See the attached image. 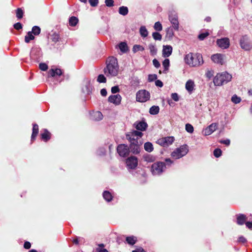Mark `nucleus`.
<instances>
[{
    "instance_id": "nucleus-61",
    "label": "nucleus",
    "mask_w": 252,
    "mask_h": 252,
    "mask_svg": "<svg viewBox=\"0 0 252 252\" xmlns=\"http://www.w3.org/2000/svg\"><path fill=\"white\" fill-rule=\"evenodd\" d=\"M165 161H166V162H170V163H172V161H171L170 159H165Z\"/></svg>"
},
{
    "instance_id": "nucleus-56",
    "label": "nucleus",
    "mask_w": 252,
    "mask_h": 252,
    "mask_svg": "<svg viewBox=\"0 0 252 252\" xmlns=\"http://www.w3.org/2000/svg\"><path fill=\"white\" fill-rule=\"evenodd\" d=\"M101 94L103 95V96H105L107 94V92L106 91L105 89H103L101 90Z\"/></svg>"
},
{
    "instance_id": "nucleus-26",
    "label": "nucleus",
    "mask_w": 252,
    "mask_h": 252,
    "mask_svg": "<svg viewBox=\"0 0 252 252\" xmlns=\"http://www.w3.org/2000/svg\"><path fill=\"white\" fill-rule=\"evenodd\" d=\"M120 14L125 15L128 13V8L125 6H122L119 9Z\"/></svg>"
},
{
    "instance_id": "nucleus-31",
    "label": "nucleus",
    "mask_w": 252,
    "mask_h": 252,
    "mask_svg": "<svg viewBox=\"0 0 252 252\" xmlns=\"http://www.w3.org/2000/svg\"><path fill=\"white\" fill-rule=\"evenodd\" d=\"M154 28L158 31H160L162 29V25L159 22H157L155 24Z\"/></svg>"
},
{
    "instance_id": "nucleus-11",
    "label": "nucleus",
    "mask_w": 252,
    "mask_h": 252,
    "mask_svg": "<svg viewBox=\"0 0 252 252\" xmlns=\"http://www.w3.org/2000/svg\"><path fill=\"white\" fill-rule=\"evenodd\" d=\"M217 43L220 48L223 49H226L229 46V39L227 38L218 39Z\"/></svg>"
},
{
    "instance_id": "nucleus-38",
    "label": "nucleus",
    "mask_w": 252,
    "mask_h": 252,
    "mask_svg": "<svg viewBox=\"0 0 252 252\" xmlns=\"http://www.w3.org/2000/svg\"><path fill=\"white\" fill-rule=\"evenodd\" d=\"M133 49L134 52H137L138 51H143L144 48L140 45H136L133 46Z\"/></svg>"
},
{
    "instance_id": "nucleus-18",
    "label": "nucleus",
    "mask_w": 252,
    "mask_h": 252,
    "mask_svg": "<svg viewBox=\"0 0 252 252\" xmlns=\"http://www.w3.org/2000/svg\"><path fill=\"white\" fill-rule=\"evenodd\" d=\"M194 86V82L191 80H189L186 83V88L188 91L191 92L193 90Z\"/></svg>"
},
{
    "instance_id": "nucleus-9",
    "label": "nucleus",
    "mask_w": 252,
    "mask_h": 252,
    "mask_svg": "<svg viewBox=\"0 0 252 252\" xmlns=\"http://www.w3.org/2000/svg\"><path fill=\"white\" fill-rule=\"evenodd\" d=\"M211 60L214 63L220 65H222L224 63L223 55L218 53L212 55Z\"/></svg>"
},
{
    "instance_id": "nucleus-27",
    "label": "nucleus",
    "mask_w": 252,
    "mask_h": 252,
    "mask_svg": "<svg viewBox=\"0 0 252 252\" xmlns=\"http://www.w3.org/2000/svg\"><path fill=\"white\" fill-rule=\"evenodd\" d=\"M38 132V128L37 125H35L33 126L32 134V138H34Z\"/></svg>"
},
{
    "instance_id": "nucleus-53",
    "label": "nucleus",
    "mask_w": 252,
    "mask_h": 252,
    "mask_svg": "<svg viewBox=\"0 0 252 252\" xmlns=\"http://www.w3.org/2000/svg\"><path fill=\"white\" fill-rule=\"evenodd\" d=\"M155 84L157 86L159 87H161L163 86L162 82L160 80H157L155 82Z\"/></svg>"
},
{
    "instance_id": "nucleus-51",
    "label": "nucleus",
    "mask_w": 252,
    "mask_h": 252,
    "mask_svg": "<svg viewBox=\"0 0 252 252\" xmlns=\"http://www.w3.org/2000/svg\"><path fill=\"white\" fill-rule=\"evenodd\" d=\"M89 2L91 5L95 6L98 3V0H89Z\"/></svg>"
},
{
    "instance_id": "nucleus-6",
    "label": "nucleus",
    "mask_w": 252,
    "mask_h": 252,
    "mask_svg": "<svg viewBox=\"0 0 252 252\" xmlns=\"http://www.w3.org/2000/svg\"><path fill=\"white\" fill-rule=\"evenodd\" d=\"M150 98L149 93L145 90L139 91L136 94V99L140 102H144Z\"/></svg>"
},
{
    "instance_id": "nucleus-52",
    "label": "nucleus",
    "mask_w": 252,
    "mask_h": 252,
    "mask_svg": "<svg viewBox=\"0 0 252 252\" xmlns=\"http://www.w3.org/2000/svg\"><path fill=\"white\" fill-rule=\"evenodd\" d=\"M24 247L26 249H29L31 247V243L29 242H26L24 245Z\"/></svg>"
},
{
    "instance_id": "nucleus-40",
    "label": "nucleus",
    "mask_w": 252,
    "mask_h": 252,
    "mask_svg": "<svg viewBox=\"0 0 252 252\" xmlns=\"http://www.w3.org/2000/svg\"><path fill=\"white\" fill-rule=\"evenodd\" d=\"M209 35V32H205L204 33H201L198 35V38L200 40H203L205 37Z\"/></svg>"
},
{
    "instance_id": "nucleus-60",
    "label": "nucleus",
    "mask_w": 252,
    "mask_h": 252,
    "mask_svg": "<svg viewBox=\"0 0 252 252\" xmlns=\"http://www.w3.org/2000/svg\"><path fill=\"white\" fill-rule=\"evenodd\" d=\"M98 246L99 247V249H103V247H104L103 244H99L98 245Z\"/></svg>"
},
{
    "instance_id": "nucleus-2",
    "label": "nucleus",
    "mask_w": 252,
    "mask_h": 252,
    "mask_svg": "<svg viewBox=\"0 0 252 252\" xmlns=\"http://www.w3.org/2000/svg\"><path fill=\"white\" fill-rule=\"evenodd\" d=\"M231 78V75L226 72L218 73L214 79V83L216 86H220L224 82L229 81Z\"/></svg>"
},
{
    "instance_id": "nucleus-28",
    "label": "nucleus",
    "mask_w": 252,
    "mask_h": 252,
    "mask_svg": "<svg viewBox=\"0 0 252 252\" xmlns=\"http://www.w3.org/2000/svg\"><path fill=\"white\" fill-rule=\"evenodd\" d=\"M126 240L129 244L131 245H133L136 242V240L132 236L126 237Z\"/></svg>"
},
{
    "instance_id": "nucleus-54",
    "label": "nucleus",
    "mask_w": 252,
    "mask_h": 252,
    "mask_svg": "<svg viewBox=\"0 0 252 252\" xmlns=\"http://www.w3.org/2000/svg\"><path fill=\"white\" fill-rule=\"evenodd\" d=\"M220 142L221 143H223L226 145H228L230 144V140L228 139H227L225 140H221V141H220Z\"/></svg>"
},
{
    "instance_id": "nucleus-7",
    "label": "nucleus",
    "mask_w": 252,
    "mask_h": 252,
    "mask_svg": "<svg viewBox=\"0 0 252 252\" xmlns=\"http://www.w3.org/2000/svg\"><path fill=\"white\" fill-rule=\"evenodd\" d=\"M174 140V137L172 136L162 137L158 140L157 143L163 146H168L173 143Z\"/></svg>"
},
{
    "instance_id": "nucleus-49",
    "label": "nucleus",
    "mask_w": 252,
    "mask_h": 252,
    "mask_svg": "<svg viewBox=\"0 0 252 252\" xmlns=\"http://www.w3.org/2000/svg\"><path fill=\"white\" fill-rule=\"evenodd\" d=\"M153 63L155 67H159L160 63H159V62H158V61L157 60H156V59L153 60Z\"/></svg>"
},
{
    "instance_id": "nucleus-37",
    "label": "nucleus",
    "mask_w": 252,
    "mask_h": 252,
    "mask_svg": "<svg viewBox=\"0 0 252 252\" xmlns=\"http://www.w3.org/2000/svg\"><path fill=\"white\" fill-rule=\"evenodd\" d=\"M153 36L155 40H160L161 39V35L160 33L158 32H154L153 34Z\"/></svg>"
},
{
    "instance_id": "nucleus-10",
    "label": "nucleus",
    "mask_w": 252,
    "mask_h": 252,
    "mask_svg": "<svg viewBox=\"0 0 252 252\" xmlns=\"http://www.w3.org/2000/svg\"><path fill=\"white\" fill-rule=\"evenodd\" d=\"M142 135V132L134 130L128 133L126 137L130 142H132L136 141V138H134V136H136V138H138L141 137Z\"/></svg>"
},
{
    "instance_id": "nucleus-35",
    "label": "nucleus",
    "mask_w": 252,
    "mask_h": 252,
    "mask_svg": "<svg viewBox=\"0 0 252 252\" xmlns=\"http://www.w3.org/2000/svg\"><path fill=\"white\" fill-rule=\"evenodd\" d=\"M106 79L103 75H99L97 78V81L99 83H105L106 82Z\"/></svg>"
},
{
    "instance_id": "nucleus-64",
    "label": "nucleus",
    "mask_w": 252,
    "mask_h": 252,
    "mask_svg": "<svg viewBox=\"0 0 252 252\" xmlns=\"http://www.w3.org/2000/svg\"><path fill=\"white\" fill-rule=\"evenodd\" d=\"M80 0L82 1H83V2H85L86 1V0Z\"/></svg>"
},
{
    "instance_id": "nucleus-59",
    "label": "nucleus",
    "mask_w": 252,
    "mask_h": 252,
    "mask_svg": "<svg viewBox=\"0 0 252 252\" xmlns=\"http://www.w3.org/2000/svg\"><path fill=\"white\" fill-rule=\"evenodd\" d=\"M174 28L177 30L178 29V23L174 24Z\"/></svg>"
},
{
    "instance_id": "nucleus-43",
    "label": "nucleus",
    "mask_w": 252,
    "mask_h": 252,
    "mask_svg": "<svg viewBox=\"0 0 252 252\" xmlns=\"http://www.w3.org/2000/svg\"><path fill=\"white\" fill-rule=\"evenodd\" d=\"M39 68L43 71H45L48 69V66L46 63H41L39 64Z\"/></svg>"
},
{
    "instance_id": "nucleus-36",
    "label": "nucleus",
    "mask_w": 252,
    "mask_h": 252,
    "mask_svg": "<svg viewBox=\"0 0 252 252\" xmlns=\"http://www.w3.org/2000/svg\"><path fill=\"white\" fill-rule=\"evenodd\" d=\"M231 100L235 103H238L241 101V98L237 95L233 96Z\"/></svg>"
},
{
    "instance_id": "nucleus-33",
    "label": "nucleus",
    "mask_w": 252,
    "mask_h": 252,
    "mask_svg": "<svg viewBox=\"0 0 252 252\" xmlns=\"http://www.w3.org/2000/svg\"><path fill=\"white\" fill-rule=\"evenodd\" d=\"M23 12L21 8H18L16 10V15L19 19H21L23 17Z\"/></svg>"
},
{
    "instance_id": "nucleus-48",
    "label": "nucleus",
    "mask_w": 252,
    "mask_h": 252,
    "mask_svg": "<svg viewBox=\"0 0 252 252\" xmlns=\"http://www.w3.org/2000/svg\"><path fill=\"white\" fill-rule=\"evenodd\" d=\"M15 29L17 30L21 29L22 28V25L20 23H17L14 25Z\"/></svg>"
},
{
    "instance_id": "nucleus-23",
    "label": "nucleus",
    "mask_w": 252,
    "mask_h": 252,
    "mask_svg": "<svg viewBox=\"0 0 252 252\" xmlns=\"http://www.w3.org/2000/svg\"><path fill=\"white\" fill-rule=\"evenodd\" d=\"M103 197L107 201H110L112 199V196L111 193L107 191L104 192Z\"/></svg>"
},
{
    "instance_id": "nucleus-5",
    "label": "nucleus",
    "mask_w": 252,
    "mask_h": 252,
    "mask_svg": "<svg viewBox=\"0 0 252 252\" xmlns=\"http://www.w3.org/2000/svg\"><path fill=\"white\" fill-rule=\"evenodd\" d=\"M126 163L128 169H135L138 165V159L134 156L129 157L126 159Z\"/></svg>"
},
{
    "instance_id": "nucleus-25",
    "label": "nucleus",
    "mask_w": 252,
    "mask_h": 252,
    "mask_svg": "<svg viewBox=\"0 0 252 252\" xmlns=\"http://www.w3.org/2000/svg\"><path fill=\"white\" fill-rule=\"evenodd\" d=\"M246 216H245L244 215H240L238 217V219H237L238 223H239L240 224H243L246 220Z\"/></svg>"
},
{
    "instance_id": "nucleus-21",
    "label": "nucleus",
    "mask_w": 252,
    "mask_h": 252,
    "mask_svg": "<svg viewBox=\"0 0 252 252\" xmlns=\"http://www.w3.org/2000/svg\"><path fill=\"white\" fill-rule=\"evenodd\" d=\"M145 150L149 152H151L153 150V146L152 143L147 142L144 145Z\"/></svg>"
},
{
    "instance_id": "nucleus-3",
    "label": "nucleus",
    "mask_w": 252,
    "mask_h": 252,
    "mask_svg": "<svg viewBox=\"0 0 252 252\" xmlns=\"http://www.w3.org/2000/svg\"><path fill=\"white\" fill-rule=\"evenodd\" d=\"M165 167V164L163 162H156L151 166V172L153 175H157L162 173L164 168Z\"/></svg>"
},
{
    "instance_id": "nucleus-22",
    "label": "nucleus",
    "mask_w": 252,
    "mask_h": 252,
    "mask_svg": "<svg viewBox=\"0 0 252 252\" xmlns=\"http://www.w3.org/2000/svg\"><path fill=\"white\" fill-rule=\"evenodd\" d=\"M119 47L121 51L123 52H126L128 50V47L125 42H121L119 44Z\"/></svg>"
},
{
    "instance_id": "nucleus-29",
    "label": "nucleus",
    "mask_w": 252,
    "mask_h": 252,
    "mask_svg": "<svg viewBox=\"0 0 252 252\" xmlns=\"http://www.w3.org/2000/svg\"><path fill=\"white\" fill-rule=\"evenodd\" d=\"M34 38V36L32 34V32H28V36L25 37V41L28 43L31 40H33Z\"/></svg>"
},
{
    "instance_id": "nucleus-1",
    "label": "nucleus",
    "mask_w": 252,
    "mask_h": 252,
    "mask_svg": "<svg viewBox=\"0 0 252 252\" xmlns=\"http://www.w3.org/2000/svg\"><path fill=\"white\" fill-rule=\"evenodd\" d=\"M186 63L190 66H195L202 63V57L199 59V56L189 53L186 55L185 58Z\"/></svg>"
},
{
    "instance_id": "nucleus-46",
    "label": "nucleus",
    "mask_w": 252,
    "mask_h": 252,
    "mask_svg": "<svg viewBox=\"0 0 252 252\" xmlns=\"http://www.w3.org/2000/svg\"><path fill=\"white\" fill-rule=\"evenodd\" d=\"M105 3L107 6H112L113 5V0H105Z\"/></svg>"
},
{
    "instance_id": "nucleus-17",
    "label": "nucleus",
    "mask_w": 252,
    "mask_h": 252,
    "mask_svg": "<svg viewBox=\"0 0 252 252\" xmlns=\"http://www.w3.org/2000/svg\"><path fill=\"white\" fill-rule=\"evenodd\" d=\"M147 124L145 122H140L138 124H137L136 126V128L138 130H145L147 127Z\"/></svg>"
},
{
    "instance_id": "nucleus-16",
    "label": "nucleus",
    "mask_w": 252,
    "mask_h": 252,
    "mask_svg": "<svg viewBox=\"0 0 252 252\" xmlns=\"http://www.w3.org/2000/svg\"><path fill=\"white\" fill-rule=\"evenodd\" d=\"M172 52V48L169 45L164 46L163 47L162 54L164 57H169Z\"/></svg>"
},
{
    "instance_id": "nucleus-39",
    "label": "nucleus",
    "mask_w": 252,
    "mask_h": 252,
    "mask_svg": "<svg viewBox=\"0 0 252 252\" xmlns=\"http://www.w3.org/2000/svg\"><path fill=\"white\" fill-rule=\"evenodd\" d=\"M42 138L45 141L48 140L50 138L49 132L47 131H46L42 134Z\"/></svg>"
},
{
    "instance_id": "nucleus-4",
    "label": "nucleus",
    "mask_w": 252,
    "mask_h": 252,
    "mask_svg": "<svg viewBox=\"0 0 252 252\" xmlns=\"http://www.w3.org/2000/svg\"><path fill=\"white\" fill-rule=\"evenodd\" d=\"M188 152L186 146H183L176 149L172 153V156L175 158H179L186 155Z\"/></svg>"
},
{
    "instance_id": "nucleus-19",
    "label": "nucleus",
    "mask_w": 252,
    "mask_h": 252,
    "mask_svg": "<svg viewBox=\"0 0 252 252\" xmlns=\"http://www.w3.org/2000/svg\"><path fill=\"white\" fill-rule=\"evenodd\" d=\"M51 75L52 77H54L56 75H61L62 74V72L60 69L56 68L55 69H51L50 70Z\"/></svg>"
},
{
    "instance_id": "nucleus-42",
    "label": "nucleus",
    "mask_w": 252,
    "mask_h": 252,
    "mask_svg": "<svg viewBox=\"0 0 252 252\" xmlns=\"http://www.w3.org/2000/svg\"><path fill=\"white\" fill-rule=\"evenodd\" d=\"M163 65L166 70L168 69L169 66V60L168 59H165L163 62Z\"/></svg>"
},
{
    "instance_id": "nucleus-45",
    "label": "nucleus",
    "mask_w": 252,
    "mask_h": 252,
    "mask_svg": "<svg viewBox=\"0 0 252 252\" xmlns=\"http://www.w3.org/2000/svg\"><path fill=\"white\" fill-rule=\"evenodd\" d=\"M157 78V76L156 74H151L149 76V80L150 81H153L156 80Z\"/></svg>"
},
{
    "instance_id": "nucleus-62",
    "label": "nucleus",
    "mask_w": 252,
    "mask_h": 252,
    "mask_svg": "<svg viewBox=\"0 0 252 252\" xmlns=\"http://www.w3.org/2000/svg\"><path fill=\"white\" fill-rule=\"evenodd\" d=\"M74 242L76 244H78V240L77 239L74 240Z\"/></svg>"
},
{
    "instance_id": "nucleus-24",
    "label": "nucleus",
    "mask_w": 252,
    "mask_h": 252,
    "mask_svg": "<svg viewBox=\"0 0 252 252\" xmlns=\"http://www.w3.org/2000/svg\"><path fill=\"white\" fill-rule=\"evenodd\" d=\"M78 22V19L75 17H71L69 19V24L71 26H74L76 25Z\"/></svg>"
},
{
    "instance_id": "nucleus-32",
    "label": "nucleus",
    "mask_w": 252,
    "mask_h": 252,
    "mask_svg": "<svg viewBox=\"0 0 252 252\" xmlns=\"http://www.w3.org/2000/svg\"><path fill=\"white\" fill-rule=\"evenodd\" d=\"M222 152L220 149H216L214 151V155L216 158H219L221 155Z\"/></svg>"
},
{
    "instance_id": "nucleus-30",
    "label": "nucleus",
    "mask_w": 252,
    "mask_h": 252,
    "mask_svg": "<svg viewBox=\"0 0 252 252\" xmlns=\"http://www.w3.org/2000/svg\"><path fill=\"white\" fill-rule=\"evenodd\" d=\"M34 35H38L40 32V29L37 26H34L32 28V32Z\"/></svg>"
},
{
    "instance_id": "nucleus-12",
    "label": "nucleus",
    "mask_w": 252,
    "mask_h": 252,
    "mask_svg": "<svg viewBox=\"0 0 252 252\" xmlns=\"http://www.w3.org/2000/svg\"><path fill=\"white\" fill-rule=\"evenodd\" d=\"M130 148L131 152L134 154H138L140 152V145L141 143L138 144L136 141L130 142Z\"/></svg>"
},
{
    "instance_id": "nucleus-14",
    "label": "nucleus",
    "mask_w": 252,
    "mask_h": 252,
    "mask_svg": "<svg viewBox=\"0 0 252 252\" xmlns=\"http://www.w3.org/2000/svg\"><path fill=\"white\" fill-rule=\"evenodd\" d=\"M109 101L115 105H118L121 103V96L119 94L111 95L109 97Z\"/></svg>"
},
{
    "instance_id": "nucleus-44",
    "label": "nucleus",
    "mask_w": 252,
    "mask_h": 252,
    "mask_svg": "<svg viewBox=\"0 0 252 252\" xmlns=\"http://www.w3.org/2000/svg\"><path fill=\"white\" fill-rule=\"evenodd\" d=\"M241 45L242 48L245 49H248L249 48L248 44L246 42H245V41H241Z\"/></svg>"
},
{
    "instance_id": "nucleus-15",
    "label": "nucleus",
    "mask_w": 252,
    "mask_h": 252,
    "mask_svg": "<svg viewBox=\"0 0 252 252\" xmlns=\"http://www.w3.org/2000/svg\"><path fill=\"white\" fill-rule=\"evenodd\" d=\"M217 124H212L210 125L208 127H207L205 130V134L206 135H209L211 134L214 131H215L217 129Z\"/></svg>"
},
{
    "instance_id": "nucleus-20",
    "label": "nucleus",
    "mask_w": 252,
    "mask_h": 252,
    "mask_svg": "<svg viewBox=\"0 0 252 252\" xmlns=\"http://www.w3.org/2000/svg\"><path fill=\"white\" fill-rule=\"evenodd\" d=\"M159 111V108L158 106H153L150 109V113L152 115L157 114Z\"/></svg>"
},
{
    "instance_id": "nucleus-58",
    "label": "nucleus",
    "mask_w": 252,
    "mask_h": 252,
    "mask_svg": "<svg viewBox=\"0 0 252 252\" xmlns=\"http://www.w3.org/2000/svg\"><path fill=\"white\" fill-rule=\"evenodd\" d=\"M98 252H108L106 249H97Z\"/></svg>"
},
{
    "instance_id": "nucleus-13",
    "label": "nucleus",
    "mask_w": 252,
    "mask_h": 252,
    "mask_svg": "<svg viewBox=\"0 0 252 252\" xmlns=\"http://www.w3.org/2000/svg\"><path fill=\"white\" fill-rule=\"evenodd\" d=\"M107 69L108 73L112 76H115L117 74L118 69L116 65L109 63L107 65Z\"/></svg>"
},
{
    "instance_id": "nucleus-8",
    "label": "nucleus",
    "mask_w": 252,
    "mask_h": 252,
    "mask_svg": "<svg viewBox=\"0 0 252 252\" xmlns=\"http://www.w3.org/2000/svg\"><path fill=\"white\" fill-rule=\"evenodd\" d=\"M117 151L121 157H126L129 154V148L125 144H121L118 146Z\"/></svg>"
},
{
    "instance_id": "nucleus-63",
    "label": "nucleus",
    "mask_w": 252,
    "mask_h": 252,
    "mask_svg": "<svg viewBox=\"0 0 252 252\" xmlns=\"http://www.w3.org/2000/svg\"><path fill=\"white\" fill-rule=\"evenodd\" d=\"M29 252H37V251L35 250H32Z\"/></svg>"
},
{
    "instance_id": "nucleus-47",
    "label": "nucleus",
    "mask_w": 252,
    "mask_h": 252,
    "mask_svg": "<svg viewBox=\"0 0 252 252\" xmlns=\"http://www.w3.org/2000/svg\"><path fill=\"white\" fill-rule=\"evenodd\" d=\"M111 91L113 93H116L119 92V89L118 86H115L112 88Z\"/></svg>"
},
{
    "instance_id": "nucleus-50",
    "label": "nucleus",
    "mask_w": 252,
    "mask_h": 252,
    "mask_svg": "<svg viewBox=\"0 0 252 252\" xmlns=\"http://www.w3.org/2000/svg\"><path fill=\"white\" fill-rule=\"evenodd\" d=\"M172 98L175 100V101H178L179 100V97H178V95L176 93H173L172 94Z\"/></svg>"
},
{
    "instance_id": "nucleus-55",
    "label": "nucleus",
    "mask_w": 252,
    "mask_h": 252,
    "mask_svg": "<svg viewBox=\"0 0 252 252\" xmlns=\"http://www.w3.org/2000/svg\"><path fill=\"white\" fill-rule=\"evenodd\" d=\"M132 252H145L144 250L142 248L137 249L135 250L132 251Z\"/></svg>"
},
{
    "instance_id": "nucleus-57",
    "label": "nucleus",
    "mask_w": 252,
    "mask_h": 252,
    "mask_svg": "<svg viewBox=\"0 0 252 252\" xmlns=\"http://www.w3.org/2000/svg\"><path fill=\"white\" fill-rule=\"evenodd\" d=\"M246 224L249 228H252V222H247Z\"/></svg>"
},
{
    "instance_id": "nucleus-41",
    "label": "nucleus",
    "mask_w": 252,
    "mask_h": 252,
    "mask_svg": "<svg viewBox=\"0 0 252 252\" xmlns=\"http://www.w3.org/2000/svg\"><path fill=\"white\" fill-rule=\"evenodd\" d=\"M186 129L187 131L189 132H192L193 131V126L190 125V124H187L186 126Z\"/></svg>"
},
{
    "instance_id": "nucleus-34",
    "label": "nucleus",
    "mask_w": 252,
    "mask_h": 252,
    "mask_svg": "<svg viewBox=\"0 0 252 252\" xmlns=\"http://www.w3.org/2000/svg\"><path fill=\"white\" fill-rule=\"evenodd\" d=\"M140 33L141 34L144 36L146 37L148 35V32L145 28L144 27H141L140 29Z\"/></svg>"
}]
</instances>
